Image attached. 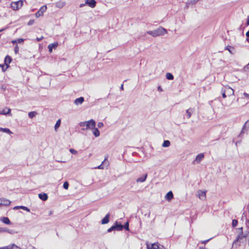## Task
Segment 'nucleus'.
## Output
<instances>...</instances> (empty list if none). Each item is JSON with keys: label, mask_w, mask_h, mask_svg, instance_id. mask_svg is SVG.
<instances>
[{"label": "nucleus", "mask_w": 249, "mask_h": 249, "mask_svg": "<svg viewBox=\"0 0 249 249\" xmlns=\"http://www.w3.org/2000/svg\"><path fill=\"white\" fill-rule=\"evenodd\" d=\"M237 232H238V235L236 237V239L232 243V248H236L237 247L240 246V240L242 239L243 238H246L249 235V231H247L243 232V228H239L236 229Z\"/></svg>", "instance_id": "f257e3e1"}, {"label": "nucleus", "mask_w": 249, "mask_h": 249, "mask_svg": "<svg viewBox=\"0 0 249 249\" xmlns=\"http://www.w3.org/2000/svg\"><path fill=\"white\" fill-rule=\"evenodd\" d=\"M167 33L166 30L163 27H159L153 31H149L147 32V34L151 35L152 36L156 37L158 36H162Z\"/></svg>", "instance_id": "f03ea898"}, {"label": "nucleus", "mask_w": 249, "mask_h": 249, "mask_svg": "<svg viewBox=\"0 0 249 249\" xmlns=\"http://www.w3.org/2000/svg\"><path fill=\"white\" fill-rule=\"evenodd\" d=\"M87 127L82 128V130H85L89 129H92L94 127H95L96 123L94 120L91 119L88 121H87Z\"/></svg>", "instance_id": "7ed1b4c3"}, {"label": "nucleus", "mask_w": 249, "mask_h": 249, "mask_svg": "<svg viewBox=\"0 0 249 249\" xmlns=\"http://www.w3.org/2000/svg\"><path fill=\"white\" fill-rule=\"evenodd\" d=\"M23 1L22 0H19L18 1L12 2L11 4V8L14 10H17L22 6Z\"/></svg>", "instance_id": "20e7f679"}, {"label": "nucleus", "mask_w": 249, "mask_h": 249, "mask_svg": "<svg viewBox=\"0 0 249 249\" xmlns=\"http://www.w3.org/2000/svg\"><path fill=\"white\" fill-rule=\"evenodd\" d=\"M206 191L198 190L197 192L196 196L199 197V199L202 200H205L206 196Z\"/></svg>", "instance_id": "39448f33"}, {"label": "nucleus", "mask_w": 249, "mask_h": 249, "mask_svg": "<svg viewBox=\"0 0 249 249\" xmlns=\"http://www.w3.org/2000/svg\"><path fill=\"white\" fill-rule=\"evenodd\" d=\"M47 9V6L46 5L42 6L39 10L36 13V17L38 18L42 16L43 13Z\"/></svg>", "instance_id": "423d86ee"}, {"label": "nucleus", "mask_w": 249, "mask_h": 249, "mask_svg": "<svg viewBox=\"0 0 249 249\" xmlns=\"http://www.w3.org/2000/svg\"><path fill=\"white\" fill-rule=\"evenodd\" d=\"M204 155L203 153H200L198 155H197L196 158V159L193 161V163L196 164V163H199L202 159L204 158Z\"/></svg>", "instance_id": "0eeeda50"}, {"label": "nucleus", "mask_w": 249, "mask_h": 249, "mask_svg": "<svg viewBox=\"0 0 249 249\" xmlns=\"http://www.w3.org/2000/svg\"><path fill=\"white\" fill-rule=\"evenodd\" d=\"M11 201L6 198H0V207L2 206H8L10 204Z\"/></svg>", "instance_id": "6e6552de"}, {"label": "nucleus", "mask_w": 249, "mask_h": 249, "mask_svg": "<svg viewBox=\"0 0 249 249\" xmlns=\"http://www.w3.org/2000/svg\"><path fill=\"white\" fill-rule=\"evenodd\" d=\"M224 90H225V92H226V94L228 96H231L234 94V90L230 88V87H225L224 88H223Z\"/></svg>", "instance_id": "1a4fd4ad"}, {"label": "nucleus", "mask_w": 249, "mask_h": 249, "mask_svg": "<svg viewBox=\"0 0 249 249\" xmlns=\"http://www.w3.org/2000/svg\"><path fill=\"white\" fill-rule=\"evenodd\" d=\"M113 226L115 228V230L118 231H121L123 230L124 229V226L123 225H122L121 223H119L117 221H116L113 225Z\"/></svg>", "instance_id": "9d476101"}, {"label": "nucleus", "mask_w": 249, "mask_h": 249, "mask_svg": "<svg viewBox=\"0 0 249 249\" xmlns=\"http://www.w3.org/2000/svg\"><path fill=\"white\" fill-rule=\"evenodd\" d=\"M162 247H163L162 246L160 247V245L158 243L152 244L151 246L147 245L148 249H162Z\"/></svg>", "instance_id": "9b49d317"}, {"label": "nucleus", "mask_w": 249, "mask_h": 249, "mask_svg": "<svg viewBox=\"0 0 249 249\" xmlns=\"http://www.w3.org/2000/svg\"><path fill=\"white\" fill-rule=\"evenodd\" d=\"M9 114L10 116L12 115L11 113V109L5 107L2 110H0V115H7Z\"/></svg>", "instance_id": "f8f14e48"}, {"label": "nucleus", "mask_w": 249, "mask_h": 249, "mask_svg": "<svg viewBox=\"0 0 249 249\" xmlns=\"http://www.w3.org/2000/svg\"><path fill=\"white\" fill-rule=\"evenodd\" d=\"M147 177V174H143L142 176H141V177L137 178V179H136V182H140V183L143 182L146 180Z\"/></svg>", "instance_id": "ddd939ff"}, {"label": "nucleus", "mask_w": 249, "mask_h": 249, "mask_svg": "<svg viewBox=\"0 0 249 249\" xmlns=\"http://www.w3.org/2000/svg\"><path fill=\"white\" fill-rule=\"evenodd\" d=\"M194 110L195 109L194 108L191 107L188 108L186 110V115L188 119H189L191 117L193 113L194 112Z\"/></svg>", "instance_id": "4468645a"}, {"label": "nucleus", "mask_w": 249, "mask_h": 249, "mask_svg": "<svg viewBox=\"0 0 249 249\" xmlns=\"http://www.w3.org/2000/svg\"><path fill=\"white\" fill-rule=\"evenodd\" d=\"M96 2L95 0H86V4L91 8L94 7L96 5Z\"/></svg>", "instance_id": "2eb2a0df"}, {"label": "nucleus", "mask_w": 249, "mask_h": 249, "mask_svg": "<svg viewBox=\"0 0 249 249\" xmlns=\"http://www.w3.org/2000/svg\"><path fill=\"white\" fill-rule=\"evenodd\" d=\"M84 101V98L83 97H80L79 98H76L74 101V103L75 105L78 106L79 105L82 104Z\"/></svg>", "instance_id": "dca6fc26"}, {"label": "nucleus", "mask_w": 249, "mask_h": 249, "mask_svg": "<svg viewBox=\"0 0 249 249\" xmlns=\"http://www.w3.org/2000/svg\"><path fill=\"white\" fill-rule=\"evenodd\" d=\"M107 157L106 158L105 160L102 162V164L98 166L97 167H95V169H103L104 168V165H103L104 163H105V165L108 166V161H106L107 160Z\"/></svg>", "instance_id": "f3484780"}, {"label": "nucleus", "mask_w": 249, "mask_h": 249, "mask_svg": "<svg viewBox=\"0 0 249 249\" xmlns=\"http://www.w3.org/2000/svg\"><path fill=\"white\" fill-rule=\"evenodd\" d=\"M109 216L110 214L109 213L107 214L105 217L102 220L101 223L102 224H106L108 223L109 221Z\"/></svg>", "instance_id": "a211bd4d"}, {"label": "nucleus", "mask_w": 249, "mask_h": 249, "mask_svg": "<svg viewBox=\"0 0 249 249\" xmlns=\"http://www.w3.org/2000/svg\"><path fill=\"white\" fill-rule=\"evenodd\" d=\"M66 5V2L63 1H59L57 2L55 4V6L56 7L59 8H62Z\"/></svg>", "instance_id": "6ab92c4d"}, {"label": "nucleus", "mask_w": 249, "mask_h": 249, "mask_svg": "<svg viewBox=\"0 0 249 249\" xmlns=\"http://www.w3.org/2000/svg\"><path fill=\"white\" fill-rule=\"evenodd\" d=\"M57 46L58 43L57 42L49 44L48 46L49 52L52 53L53 49L55 48L56 47H57Z\"/></svg>", "instance_id": "aec40b11"}, {"label": "nucleus", "mask_w": 249, "mask_h": 249, "mask_svg": "<svg viewBox=\"0 0 249 249\" xmlns=\"http://www.w3.org/2000/svg\"><path fill=\"white\" fill-rule=\"evenodd\" d=\"M38 197L39 198L43 200V201H46L48 199V196L45 193H41V194H39L38 195Z\"/></svg>", "instance_id": "412c9836"}, {"label": "nucleus", "mask_w": 249, "mask_h": 249, "mask_svg": "<svg viewBox=\"0 0 249 249\" xmlns=\"http://www.w3.org/2000/svg\"><path fill=\"white\" fill-rule=\"evenodd\" d=\"M173 198V194L172 191H169L167 193L165 196L166 200L170 201Z\"/></svg>", "instance_id": "4be33fe9"}, {"label": "nucleus", "mask_w": 249, "mask_h": 249, "mask_svg": "<svg viewBox=\"0 0 249 249\" xmlns=\"http://www.w3.org/2000/svg\"><path fill=\"white\" fill-rule=\"evenodd\" d=\"M249 129V120L245 123V124L243 126L241 133L243 132H244L246 131H248Z\"/></svg>", "instance_id": "5701e85b"}, {"label": "nucleus", "mask_w": 249, "mask_h": 249, "mask_svg": "<svg viewBox=\"0 0 249 249\" xmlns=\"http://www.w3.org/2000/svg\"><path fill=\"white\" fill-rule=\"evenodd\" d=\"M92 130L93 134L95 137H97L100 136V131L97 128L94 127Z\"/></svg>", "instance_id": "b1692460"}, {"label": "nucleus", "mask_w": 249, "mask_h": 249, "mask_svg": "<svg viewBox=\"0 0 249 249\" xmlns=\"http://www.w3.org/2000/svg\"><path fill=\"white\" fill-rule=\"evenodd\" d=\"M11 61H12V58L9 55H7L4 59V62H5V63L6 65V66H8V64H10V62H11Z\"/></svg>", "instance_id": "393cba45"}, {"label": "nucleus", "mask_w": 249, "mask_h": 249, "mask_svg": "<svg viewBox=\"0 0 249 249\" xmlns=\"http://www.w3.org/2000/svg\"><path fill=\"white\" fill-rule=\"evenodd\" d=\"M1 220L2 222L6 224H10L11 222L9 218L6 217H3L1 219Z\"/></svg>", "instance_id": "a878e982"}, {"label": "nucleus", "mask_w": 249, "mask_h": 249, "mask_svg": "<svg viewBox=\"0 0 249 249\" xmlns=\"http://www.w3.org/2000/svg\"><path fill=\"white\" fill-rule=\"evenodd\" d=\"M225 50H228L230 52V53L231 54L234 53V52H233V51L234 50V48L231 46L228 45V46H226L225 48Z\"/></svg>", "instance_id": "bb28decb"}, {"label": "nucleus", "mask_w": 249, "mask_h": 249, "mask_svg": "<svg viewBox=\"0 0 249 249\" xmlns=\"http://www.w3.org/2000/svg\"><path fill=\"white\" fill-rule=\"evenodd\" d=\"M7 249H14V248L16 249H20L18 246L14 244L9 245L7 246H5Z\"/></svg>", "instance_id": "cd10ccee"}, {"label": "nucleus", "mask_w": 249, "mask_h": 249, "mask_svg": "<svg viewBox=\"0 0 249 249\" xmlns=\"http://www.w3.org/2000/svg\"><path fill=\"white\" fill-rule=\"evenodd\" d=\"M0 131L10 134L12 133V132L9 129L6 128L0 127Z\"/></svg>", "instance_id": "c85d7f7f"}, {"label": "nucleus", "mask_w": 249, "mask_h": 249, "mask_svg": "<svg viewBox=\"0 0 249 249\" xmlns=\"http://www.w3.org/2000/svg\"><path fill=\"white\" fill-rule=\"evenodd\" d=\"M170 145V142L168 140H165L163 142L162 146L164 147H167Z\"/></svg>", "instance_id": "c756f323"}, {"label": "nucleus", "mask_w": 249, "mask_h": 249, "mask_svg": "<svg viewBox=\"0 0 249 249\" xmlns=\"http://www.w3.org/2000/svg\"><path fill=\"white\" fill-rule=\"evenodd\" d=\"M37 114V112L36 111H31L28 113V116L30 118H34Z\"/></svg>", "instance_id": "7c9ffc66"}, {"label": "nucleus", "mask_w": 249, "mask_h": 249, "mask_svg": "<svg viewBox=\"0 0 249 249\" xmlns=\"http://www.w3.org/2000/svg\"><path fill=\"white\" fill-rule=\"evenodd\" d=\"M61 124V120L60 119L58 120L55 124L54 129L55 131L57 130V129L60 126Z\"/></svg>", "instance_id": "2f4dec72"}, {"label": "nucleus", "mask_w": 249, "mask_h": 249, "mask_svg": "<svg viewBox=\"0 0 249 249\" xmlns=\"http://www.w3.org/2000/svg\"><path fill=\"white\" fill-rule=\"evenodd\" d=\"M166 78L168 80H173L174 79V76L170 73H167Z\"/></svg>", "instance_id": "473e14b6"}, {"label": "nucleus", "mask_w": 249, "mask_h": 249, "mask_svg": "<svg viewBox=\"0 0 249 249\" xmlns=\"http://www.w3.org/2000/svg\"><path fill=\"white\" fill-rule=\"evenodd\" d=\"M87 121L83 122H80L79 123V126L82 128H85L87 127Z\"/></svg>", "instance_id": "72a5a7b5"}, {"label": "nucleus", "mask_w": 249, "mask_h": 249, "mask_svg": "<svg viewBox=\"0 0 249 249\" xmlns=\"http://www.w3.org/2000/svg\"><path fill=\"white\" fill-rule=\"evenodd\" d=\"M124 226V229H125L126 231H129V223L128 222H127L125 223Z\"/></svg>", "instance_id": "f704fd0d"}, {"label": "nucleus", "mask_w": 249, "mask_h": 249, "mask_svg": "<svg viewBox=\"0 0 249 249\" xmlns=\"http://www.w3.org/2000/svg\"><path fill=\"white\" fill-rule=\"evenodd\" d=\"M238 224V221L236 219H233L232 220V227H235L237 226Z\"/></svg>", "instance_id": "c9c22d12"}, {"label": "nucleus", "mask_w": 249, "mask_h": 249, "mask_svg": "<svg viewBox=\"0 0 249 249\" xmlns=\"http://www.w3.org/2000/svg\"><path fill=\"white\" fill-rule=\"evenodd\" d=\"M69 186V184L67 181L65 182L63 184V187L64 189H65L66 190L68 189Z\"/></svg>", "instance_id": "e433bc0d"}, {"label": "nucleus", "mask_w": 249, "mask_h": 249, "mask_svg": "<svg viewBox=\"0 0 249 249\" xmlns=\"http://www.w3.org/2000/svg\"><path fill=\"white\" fill-rule=\"evenodd\" d=\"M70 152L72 154H76L77 152L74 149L71 148L69 149Z\"/></svg>", "instance_id": "4c0bfd02"}, {"label": "nucleus", "mask_w": 249, "mask_h": 249, "mask_svg": "<svg viewBox=\"0 0 249 249\" xmlns=\"http://www.w3.org/2000/svg\"><path fill=\"white\" fill-rule=\"evenodd\" d=\"M20 209L26 211L28 212H30V209L25 206H20Z\"/></svg>", "instance_id": "58836bf2"}, {"label": "nucleus", "mask_w": 249, "mask_h": 249, "mask_svg": "<svg viewBox=\"0 0 249 249\" xmlns=\"http://www.w3.org/2000/svg\"><path fill=\"white\" fill-rule=\"evenodd\" d=\"M221 92H222V96L223 98H225L226 97L227 95H226V92H225V90H224L223 88L222 89H221Z\"/></svg>", "instance_id": "ea45409f"}, {"label": "nucleus", "mask_w": 249, "mask_h": 249, "mask_svg": "<svg viewBox=\"0 0 249 249\" xmlns=\"http://www.w3.org/2000/svg\"><path fill=\"white\" fill-rule=\"evenodd\" d=\"M115 230V228L113 226V225L110 228H109L108 230H107V232H111L112 231Z\"/></svg>", "instance_id": "a19ab883"}, {"label": "nucleus", "mask_w": 249, "mask_h": 249, "mask_svg": "<svg viewBox=\"0 0 249 249\" xmlns=\"http://www.w3.org/2000/svg\"><path fill=\"white\" fill-rule=\"evenodd\" d=\"M14 51L16 53H18V51H19V48L18 47V45H16L15 47V49H14Z\"/></svg>", "instance_id": "79ce46f5"}, {"label": "nucleus", "mask_w": 249, "mask_h": 249, "mask_svg": "<svg viewBox=\"0 0 249 249\" xmlns=\"http://www.w3.org/2000/svg\"><path fill=\"white\" fill-rule=\"evenodd\" d=\"M7 231V228H0V232H4Z\"/></svg>", "instance_id": "37998d69"}, {"label": "nucleus", "mask_w": 249, "mask_h": 249, "mask_svg": "<svg viewBox=\"0 0 249 249\" xmlns=\"http://www.w3.org/2000/svg\"><path fill=\"white\" fill-rule=\"evenodd\" d=\"M97 126L99 128H101V127H103L104 124L102 122H99L98 123Z\"/></svg>", "instance_id": "c03bdc74"}, {"label": "nucleus", "mask_w": 249, "mask_h": 249, "mask_svg": "<svg viewBox=\"0 0 249 249\" xmlns=\"http://www.w3.org/2000/svg\"><path fill=\"white\" fill-rule=\"evenodd\" d=\"M17 43H20L24 41V39L22 38H18V39H17Z\"/></svg>", "instance_id": "a18cd8bd"}, {"label": "nucleus", "mask_w": 249, "mask_h": 249, "mask_svg": "<svg viewBox=\"0 0 249 249\" xmlns=\"http://www.w3.org/2000/svg\"><path fill=\"white\" fill-rule=\"evenodd\" d=\"M34 22V20H30L28 22V25H31L32 24H33V23Z\"/></svg>", "instance_id": "49530a36"}, {"label": "nucleus", "mask_w": 249, "mask_h": 249, "mask_svg": "<svg viewBox=\"0 0 249 249\" xmlns=\"http://www.w3.org/2000/svg\"><path fill=\"white\" fill-rule=\"evenodd\" d=\"M246 36H247V41H248V42H249V30L246 33Z\"/></svg>", "instance_id": "de8ad7c7"}, {"label": "nucleus", "mask_w": 249, "mask_h": 249, "mask_svg": "<svg viewBox=\"0 0 249 249\" xmlns=\"http://www.w3.org/2000/svg\"><path fill=\"white\" fill-rule=\"evenodd\" d=\"M246 224L247 227L249 228V220L246 219Z\"/></svg>", "instance_id": "09e8293b"}, {"label": "nucleus", "mask_w": 249, "mask_h": 249, "mask_svg": "<svg viewBox=\"0 0 249 249\" xmlns=\"http://www.w3.org/2000/svg\"><path fill=\"white\" fill-rule=\"evenodd\" d=\"M43 38V37L42 36L40 37H37L36 40H37V41H39L41 40Z\"/></svg>", "instance_id": "8fccbe9b"}, {"label": "nucleus", "mask_w": 249, "mask_h": 249, "mask_svg": "<svg viewBox=\"0 0 249 249\" xmlns=\"http://www.w3.org/2000/svg\"><path fill=\"white\" fill-rule=\"evenodd\" d=\"M244 95L245 96V97H246V98H247L248 99L249 98V94L248 93H247L246 92H244Z\"/></svg>", "instance_id": "3c124183"}, {"label": "nucleus", "mask_w": 249, "mask_h": 249, "mask_svg": "<svg viewBox=\"0 0 249 249\" xmlns=\"http://www.w3.org/2000/svg\"><path fill=\"white\" fill-rule=\"evenodd\" d=\"M5 232H8V233H11V234H12V233H14L13 231L12 230H9L7 229V231H6Z\"/></svg>", "instance_id": "603ef678"}, {"label": "nucleus", "mask_w": 249, "mask_h": 249, "mask_svg": "<svg viewBox=\"0 0 249 249\" xmlns=\"http://www.w3.org/2000/svg\"><path fill=\"white\" fill-rule=\"evenodd\" d=\"M158 90L160 91V92H161L163 91L162 90V89L161 88V87L160 86H159L158 88Z\"/></svg>", "instance_id": "864d4df0"}, {"label": "nucleus", "mask_w": 249, "mask_h": 249, "mask_svg": "<svg viewBox=\"0 0 249 249\" xmlns=\"http://www.w3.org/2000/svg\"><path fill=\"white\" fill-rule=\"evenodd\" d=\"M20 209V206H16L14 208V210H17V209Z\"/></svg>", "instance_id": "5fc2aeb1"}, {"label": "nucleus", "mask_w": 249, "mask_h": 249, "mask_svg": "<svg viewBox=\"0 0 249 249\" xmlns=\"http://www.w3.org/2000/svg\"><path fill=\"white\" fill-rule=\"evenodd\" d=\"M210 239L205 240V241H202V243L203 244H206L207 242H208L209 241Z\"/></svg>", "instance_id": "6e6d98bb"}, {"label": "nucleus", "mask_w": 249, "mask_h": 249, "mask_svg": "<svg viewBox=\"0 0 249 249\" xmlns=\"http://www.w3.org/2000/svg\"><path fill=\"white\" fill-rule=\"evenodd\" d=\"M12 43L13 44H14L17 43V40H12Z\"/></svg>", "instance_id": "4d7b16f0"}, {"label": "nucleus", "mask_w": 249, "mask_h": 249, "mask_svg": "<svg viewBox=\"0 0 249 249\" xmlns=\"http://www.w3.org/2000/svg\"><path fill=\"white\" fill-rule=\"evenodd\" d=\"M247 24L249 25V16L248 17V18H247Z\"/></svg>", "instance_id": "13d9d810"}, {"label": "nucleus", "mask_w": 249, "mask_h": 249, "mask_svg": "<svg viewBox=\"0 0 249 249\" xmlns=\"http://www.w3.org/2000/svg\"><path fill=\"white\" fill-rule=\"evenodd\" d=\"M7 67H8V66H6V68L5 69V68H4L3 67H2V71H6V69L7 68Z\"/></svg>", "instance_id": "bf43d9fd"}, {"label": "nucleus", "mask_w": 249, "mask_h": 249, "mask_svg": "<svg viewBox=\"0 0 249 249\" xmlns=\"http://www.w3.org/2000/svg\"><path fill=\"white\" fill-rule=\"evenodd\" d=\"M121 89L124 90V85L122 84L120 87Z\"/></svg>", "instance_id": "052dcab7"}, {"label": "nucleus", "mask_w": 249, "mask_h": 249, "mask_svg": "<svg viewBox=\"0 0 249 249\" xmlns=\"http://www.w3.org/2000/svg\"><path fill=\"white\" fill-rule=\"evenodd\" d=\"M86 4V3H84V4H81L80 5V7H82L84 6V5H85Z\"/></svg>", "instance_id": "680f3d73"}, {"label": "nucleus", "mask_w": 249, "mask_h": 249, "mask_svg": "<svg viewBox=\"0 0 249 249\" xmlns=\"http://www.w3.org/2000/svg\"><path fill=\"white\" fill-rule=\"evenodd\" d=\"M0 249H7L6 247H1V248H0Z\"/></svg>", "instance_id": "e2e57ef3"}, {"label": "nucleus", "mask_w": 249, "mask_h": 249, "mask_svg": "<svg viewBox=\"0 0 249 249\" xmlns=\"http://www.w3.org/2000/svg\"><path fill=\"white\" fill-rule=\"evenodd\" d=\"M3 31V30H0V32H1V31Z\"/></svg>", "instance_id": "0e129e2a"}]
</instances>
